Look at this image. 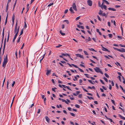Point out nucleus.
Returning a JSON list of instances; mask_svg holds the SVG:
<instances>
[{"mask_svg":"<svg viewBox=\"0 0 125 125\" xmlns=\"http://www.w3.org/2000/svg\"><path fill=\"white\" fill-rule=\"evenodd\" d=\"M87 97L88 99L90 100H91V99L94 100V98L93 97H89V96H87Z\"/></svg>","mask_w":125,"mask_h":125,"instance_id":"cd10ccee","label":"nucleus"},{"mask_svg":"<svg viewBox=\"0 0 125 125\" xmlns=\"http://www.w3.org/2000/svg\"><path fill=\"white\" fill-rule=\"evenodd\" d=\"M6 39L5 38V41H4V45L3 46V54L4 52V51L5 49V43H6Z\"/></svg>","mask_w":125,"mask_h":125,"instance_id":"6e6552de","label":"nucleus"},{"mask_svg":"<svg viewBox=\"0 0 125 125\" xmlns=\"http://www.w3.org/2000/svg\"><path fill=\"white\" fill-rule=\"evenodd\" d=\"M57 89V88H55H55H52V91H53L54 92H55V89Z\"/></svg>","mask_w":125,"mask_h":125,"instance_id":"603ef678","label":"nucleus"},{"mask_svg":"<svg viewBox=\"0 0 125 125\" xmlns=\"http://www.w3.org/2000/svg\"><path fill=\"white\" fill-rule=\"evenodd\" d=\"M94 69L96 72L100 73L101 74H103L102 72L101 71V69L99 67H96L95 68H94Z\"/></svg>","mask_w":125,"mask_h":125,"instance_id":"7ed1b4c3","label":"nucleus"},{"mask_svg":"<svg viewBox=\"0 0 125 125\" xmlns=\"http://www.w3.org/2000/svg\"><path fill=\"white\" fill-rule=\"evenodd\" d=\"M18 32H17V33H16V34H15V36H14V38L13 39V42H15V40L16 38V37L17 36V35H18Z\"/></svg>","mask_w":125,"mask_h":125,"instance_id":"9b49d317","label":"nucleus"},{"mask_svg":"<svg viewBox=\"0 0 125 125\" xmlns=\"http://www.w3.org/2000/svg\"><path fill=\"white\" fill-rule=\"evenodd\" d=\"M63 22H65L67 24H68L69 23L68 21L67 20H64Z\"/></svg>","mask_w":125,"mask_h":125,"instance_id":"2f4dec72","label":"nucleus"},{"mask_svg":"<svg viewBox=\"0 0 125 125\" xmlns=\"http://www.w3.org/2000/svg\"><path fill=\"white\" fill-rule=\"evenodd\" d=\"M62 46V45L59 44L58 46H56V47L57 48H58Z\"/></svg>","mask_w":125,"mask_h":125,"instance_id":"58836bf2","label":"nucleus"},{"mask_svg":"<svg viewBox=\"0 0 125 125\" xmlns=\"http://www.w3.org/2000/svg\"><path fill=\"white\" fill-rule=\"evenodd\" d=\"M119 123L120 124V125H122V121L121 120L120 121H119Z\"/></svg>","mask_w":125,"mask_h":125,"instance_id":"13d9d810","label":"nucleus"},{"mask_svg":"<svg viewBox=\"0 0 125 125\" xmlns=\"http://www.w3.org/2000/svg\"><path fill=\"white\" fill-rule=\"evenodd\" d=\"M62 54L63 56H68L69 57H70V55L68 53H62Z\"/></svg>","mask_w":125,"mask_h":125,"instance_id":"f3484780","label":"nucleus"},{"mask_svg":"<svg viewBox=\"0 0 125 125\" xmlns=\"http://www.w3.org/2000/svg\"><path fill=\"white\" fill-rule=\"evenodd\" d=\"M101 46L102 47V50L104 51H106L108 52H110V51L108 50V49H107L106 48H105L103 46H102V45H101Z\"/></svg>","mask_w":125,"mask_h":125,"instance_id":"423d86ee","label":"nucleus"},{"mask_svg":"<svg viewBox=\"0 0 125 125\" xmlns=\"http://www.w3.org/2000/svg\"><path fill=\"white\" fill-rule=\"evenodd\" d=\"M119 117H120L122 119H123L124 120H125V117L122 116V115H121L119 114Z\"/></svg>","mask_w":125,"mask_h":125,"instance_id":"a211bd4d","label":"nucleus"},{"mask_svg":"<svg viewBox=\"0 0 125 125\" xmlns=\"http://www.w3.org/2000/svg\"><path fill=\"white\" fill-rule=\"evenodd\" d=\"M82 94H80L79 95H78V97L80 98H82Z\"/></svg>","mask_w":125,"mask_h":125,"instance_id":"de8ad7c7","label":"nucleus"},{"mask_svg":"<svg viewBox=\"0 0 125 125\" xmlns=\"http://www.w3.org/2000/svg\"><path fill=\"white\" fill-rule=\"evenodd\" d=\"M90 60L91 61V62H92V63H96L95 62H94L91 59H90Z\"/></svg>","mask_w":125,"mask_h":125,"instance_id":"3c124183","label":"nucleus"},{"mask_svg":"<svg viewBox=\"0 0 125 125\" xmlns=\"http://www.w3.org/2000/svg\"><path fill=\"white\" fill-rule=\"evenodd\" d=\"M109 10H112L114 11H115L116 10L114 8H108Z\"/></svg>","mask_w":125,"mask_h":125,"instance_id":"c85d7f7f","label":"nucleus"},{"mask_svg":"<svg viewBox=\"0 0 125 125\" xmlns=\"http://www.w3.org/2000/svg\"><path fill=\"white\" fill-rule=\"evenodd\" d=\"M9 33H10V32H9L8 33V36L7 39V42L9 40Z\"/></svg>","mask_w":125,"mask_h":125,"instance_id":"09e8293b","label":"nucleus"},{"mask_svg":"<svg viewBox=\"0 0 125 125\" xmlns=\"http://www.w3.org/2000/svg\"><path fill=\"white\" fill-rule=\"evenodd\" d=\"M45 118L46 121L48 123H49V121H50V119L47 116H46L45 117Z\"/></svg>","mask_w":125,"mask_h":125,"instance_id":"4468645a","label":"nucleus"},{"mask_svg":"<svg viewBox=\"0 0 125 125\" xmlns=\"http://www.w3.org/2000/svg\"><path fill=\"white\" fill-rule=\"evenodd\" d=\"M108 35L109 36V37L111 38H112L113 36L111 34H108Z\"/></svg>","mask_w":125,"mask_h":125,"instance_id":"473e14b6","label":"nucleus"},{"mask_svg":"<svg viewBox=\"0 0 125 125\" xmlns=\"http://www.w3.org/2000/svg\"><path fill=\"white\" fill-rule=\"evenodd\" d=\"M71 115L73 116H75V115L74 114H73V113H70Z\"/></svg>","mask_w":125,"mask_h":125,"instance_id":"c9c22d12","label":"nucleus"},{"mask_svg":"<svg viewBox=\"0 0 125 125\" xmlns=\"http://www.w3.org/2000/svg\"><path fill=\"white\" fill-rule=\"evenodd\" d=\"M15 83V81H13V83L12 84V87H13L14 86Z\"/></svg>","mask_w":125,"mask_h":125,"instance_id":"37998d69","label":"nucleus"},{"mask_svg":"<svg viewBox=\"0 0 125 125\" xmlns=\"http://www.w3.org/2000/svg\"><path fill=\"white\" fill-rule=\"evenodd\" d=\"M78 27L80 28H81L83 29H84V27L82 26H80L79 25L77 24V25Z\"/></svg>","mask_w":125,"mask_h":125,"instance_id":"2eb2a0df","label":"nucleus"},{"mask_svg":"<svg viewBox=\"0 0 125 125\" xmlns=\"http://www.w3.org/2000/svg\"><path fill=\"white\" fill-rule=\"evenodd\" d=\"M114 49L115 50H117V51L120 52H123L124 51L125 49L123 48H122L121 49H119L116 48H114Z\"/></svg>","mask_w":125,"mask_h":125,"instance_id":"39448f33","label":"nucleus"},{"mask_svg":"<svg viewBox=\"0 0 125 125\" xmlns=\"http://www.w3.org/2000/svg\"><path fill=\"white\" fill-rule=\"evenodd\" d=\"M108 56L112 58H113V56H112L111 55H108V56H107V55H104V57L106 58H107V59H110V58Z\"/></svg>","mask_w":125,"mask_h":125,"instance_id":"ddd939ff","label":"nucleus"},{"mask_svg":"<svg viewBox=\"0 0 125 125\" xmlns=\"http://www.w3.org/2000/svg\"><path fill=\"white\" fill-rule=\"evenodd\" d=\"M69 10L72 13H74L73 10L72 8H70Z\"/></svg>","mask_w":125,"mask_h":125,"instance_id":"393cba45","label":"nucleus"},{"mask_svg":"<svg viewBox=\"0 0 125 125\" xmlns=\"http://www.w3.org/2000/svg\"><path fill=\"white\" fill-rule=\"evenodd\" d=\"M112 87L111 85V84H109V89L110 90H111L112 89Z\"/></svg>","mask_w":125,"mask_h":125,"instance_id":"0e129e2a","label":"nucleus"},{"mask_svg":"<svg viewBox=\"0 0 125 125\" xmlns=\"http://www.w3.org/2000/svg\"><path fill=\"white\" fill-rule=\"evenodd\" d=\"M89 50H90L91 51H95V50H94V49H93V48H89Z\"/></svg>","mask_w":125,"mask_h":125,"instance_id":"ea45409f","label":"nucleus"},{"mask_svg":"<svg viewBox=\"0 0 125 125\" xmlns=\"http://www.w3.org/2000/svg\"><path fill=\"white\" fill-rule=\"evenodd\" d=\"M88 4L90 6H91L92 5V2L91 0H88L87 1Z\"/></svg>","mask_w":125,"mask_h":125,"instance_id":"0eeeda50","label":"nucleus"},{"mask_svg":"<svg viewBox=\"0 0 125 125\" xmlns=\"http://www.w3.org/2000/svg\"><path fill=\"white\" fill-rule=\"evenodd\" d=\"M7 55V54L6 57L4 58V59L2 65L3 67H5L8 62V58Z\"/></svg>","mask_w":125,"mask_h":125,"instance_id":"f257e3e1","label":"nucleus"},{"mask_svg":"<svg viewBox=\"0 0 125 125\" xmlns=\"http://www.w3.org/2000/svg\"><path fill=\"white\" fill-rule=\"evenodd\" d=\"M88 81L91 83L92 84H94V83L93 82H94V81H92L91 80H88Z\"/></svg>","mask_w":125,"mask_h":125,"instance_id":"bb28decb","label":"nucleus"},{"mask_svg":"<svg viewBox=\"0 0 125 125\" xmlns=\"http://www.w3.org/2000/svg\"><path fill=\"white\" fill-rule=\"evenodd\" d=\"M21 36L19 37V38L17 40V42L18 43L20 42V39L21 38Z\"/></svg>","mask_w":125,"mask_h":125,"instance_id":"f704fd0d","label":"nucleus"},{"mask_svg":"<svg viewBox=\"0 0 125 125\" xmlns=\"http://www.w3.org/2000/svg\"><path fill=\"white\" fill-rule=\"evenodd\" d=\"M84 75H85L88 78H89V77H88V74H84Z\"/></svg>","mask_w":125,"mask_h":125,"instance_id":"5fc2aeb1","label":"nucleus"},{"mask_svg":"<svg viewBox=\"0 0 125 125\" xmlns=\"http://www.w3.org/2000/svg\"><path fill=\"white\" fill-rule=\"evenodd\" d=\"M75 106L77 108H79L80 107V106L78 104H75Z\"/></svg>","mask_w":125,"mask_h":125,"instance_id":"e433bc0d","label":"nucleus"},{"mask_svg":"<svg viewBox=\"0 0 125 125\" xmlns=\"http://www.w3.org/2000/svg\"><path fill=\"white\" fill-rule=\"evenodd\" d=\"M120 88L122 89V90L123 91V92H124L125 93V90H124V89L123 87H122V86H121L120 85Z\"/></svg>","mask_w":125,"mask_h":125,"instance_id":"a878e982","label":"nucleus"},{"mask_svg":"<svg viewBox=\"0 0 125 125\" xmlns=\"http://www.w3.org/2000/svg\"><path fill=\"white\" fill-rule=\"evenodd\" d=\"M83 52L86 55H88L86 51H83Z\"/></svg>","mask_w":125,"mask_h":125,"instance_id":"79ce46f5","label":"nucleus"},{"mask_svg":"<svg viewBox=\"0 0 125 125\" xmlns=\"http://www.w3.org/2000/svg\"><path fill=\"white\" fill-rule=\"evenodd\" d=\"M23 29H22L21 30V32L20 35L19 36V37L21 35H22L23 34Z\"/></svg>","mask_w":125,"mask_h":125,"instance_id":"b1692460","label":"nucleus"},{"mask_svg":"<svg viewBox=\"0 0 125 125\" xmlns=\"http://www.w3.org/2000/svg\"><path fill=\"white\" fill-rule=\"evenodd\" d=\"M103 11L101 10H100L99 12V14L100 15H102Z\"/></svg>","mask_w":125,"mask_h":125,"instance_id":"aec40b11","label":"nucleus"},{"mask_svg":"<svg viewBox=\"0 0 125 125\" xmlns=\"http://www.w3.org/2000/svg\"><path fill=\"white\" fill-rule=\"evenodd\" d=\"M60 33L63 36L65 35V33H62L61 30L60 31Z\"/></svg>","mask_w":125,"mask_h":125,"instance_id":"5701e85b","label":"nucleus"},{"mask_svg":"<svg viewBox=\"0 0 125 125\" xmlns=\"http://www.w3.org/2000/svg\"><path fill=\"white\" fill-rule=\"evenodd\" d=\"M73 8H76V6L75 3H73Z\"/></svg>","mask_w":125,"mask_h":125,"instance_id":"c756f323","label":"nucleus"},{"mask_svg":"<svg viewBox=\"0 0 125 125\" xmlns=\"http://www.w3.org/2000/svg\"><path fill=\"white\" fill-rule=\"evenodd\" d=\"M9 84V82L8 81L7 82V89L8 88V85Z\"/></svg>","mask_w":125,"mask_h":125,"instance_id":"49530a36","label":"nucleus"},{"mask_svg":"<svg viewBox=\"0 0 125 125\" xmlns=\"http://www.w3.org/2000/svg\"><path fill=\"white\" fill-rule=\"evenodd\" d=\"M78 69L81 72H83V70H82V69H81V68H78Z\"/></svg>","mask_w":125,"mask_h":125,"instance_id":"8fccbe9b","label":"nucleus"},{"mask_svg":"<svg viewBox=\"0 0 125 125\" xmlns=\"http://www.w3.org/2000/svg\"><path fill=\"white\" fill-rule=\"evenodd\" d=\"M97 18H98V20L101 21V19L100 18V17L98 15L97 16Z\"/></svg>","mask_w":125,"mask_h":125,"instance_id":"052dcab7","label":"nucleus"},{"mask_svg":"<svg viewBox=\"0 0 125 125\" xmlns=\"http://www.w3.org/2000/svg\"><path fill=\"white\" fill-rule=\"evenodd\" d=\"M122 80L123 83L125 84V79L124 77L122 76Z\"/></svg>","mask_w":125,"mask_h":125,"instance_id":"412c9836","label":"nucleus"},{"mask_svg":"<svg viewBox=\"0 0 125 125\" xmlns=\"http://www.w3.org/2000/svg\"><path fill=\"white\" fill-rule=\"evenodd\" d=\"M91 40V39L90 37H88V39H86L85 41L86 42H88V41H90Z\"/></svg>","mask_w":125,"mask_h":125,"instance_id":"dca6fc26","label":"nucleus"},{"mask_svg":"<svg viewBox=\"0 0 125 125\" xmlns=\"http://www.w3.org/2000/svg\"><path fill=\"white\" fill-rule=\"evenodd\" d=\"M76 56L78 57H80L81 58H83V57L82 55H81L80 54H76Z\"/></svg>","mask_w":125,"mask_h":125,"instance_id":"9d476101","label":"nucleus"},{"mask_svg":"<svg viewBox=\"0 0 125 125\" xmlns=\"http://www.w3.org/2000/svg\"><path fill=\"white\" fill-rule=\"evenodd\" d=\"M17 21L16 22V24L15 25V28L14 31V33H16L18 32H18L19 31V26L18 27V28H17Z\"/></svg>","mask_w":125,"mask_h":125,"instance_id":"20e7f679","label":"nucleus"},{"mask_svg":"<svg viewBox=\"0 0 125 125\" xmlns=\"http://www.w3.org/2000/svg\"><path fill=\"white\" fill-rule=\"evenodd\" d=\"M104 75L106 77L108 78L109 77V75L106 73H105Z\"/></svg>","mask_w":125,"mask_h":125,"instance_id":"7c9ffc66","label":"nucleus"},{"mask_svg":"<svg viewBox=\"0 0 125 125\" xmlns=\"http://www.w3.org/2000/svg\"><path fill=\"white\" fill-rule=\"evenodd\" d=\"M68 10H67V9L64 12V13L65 14V13H66L68 12Z\"/></svg>","mask_w":125,"mask_h":125,"instance_id":"680f3d73","label":"nucleus"},{"mask_svg":"<svg viewBox=\"0 0 125 125\" xmlns=\"http://www.w3.org/2000/svg\"><path fill=\"white\" fill-rule=\"evenodd\" d=\"M111 101L112 103H113L114 104H115V101L113 100H111Z\"/></svg>","mask_w":125,"mask_h":125,"instance_id":"e2e57ef3","label":"nucleus"},{"mask_svg":"<svg viewBox=\"0 0 125 125\" xmlns=\"http://www.w3.org/2000/svg\"><path fill=\"white\" fill-rule=\"evenodd\" d=\"M53 4V3H51L48 5V7H49L51 6Z\"/></svg>","mask_w":125,"mask_h":125,"instance_id":"4c0bfd02","label":"nucleus"},{"mask_svg":"<svg viewBox=\"0 0 125 125\" xmlns=\"http://www.w3.org/2000/svg\"><path fill=\"white\" fill-rule=\"evenodd\" d=\"M80 16H79V17H77L75 19L76 20V21H77L78 20H79V19H80Z\"/></svg>","mask_w":125,"mask_h":125,"instance_id":"a19ab883","label":"nucleus"},{"mask_svg":"<svg viewBox=\"0 0 125 125\" xmlns=\"http://www.w3.org/2000/svg\"><path fill=\"white\" fill-rule=\"evenodd\" d=\"M111 84L112 86H114V83L113 81H111Z\"/></svg>","mask_w":125,"mask_h":125,"instance_id":"6e6d98bb","label":"nucleus"},{"mask_svg":"<svg viewBox=\"0 0 125 125\" xmlns=\"http://www.w3.org/2000/svg\"><path fill=\"white\" fill-rule=\"evenodd\" d=\"M17 0H16L15 1V2L14 3V5L13 6V8H14L15 7V6L16 4V2Z\"/></svg>","mask_w":125,"mask_h":125,"instance_id":"a18cd8bd","label":"nucleus"},{"mask_svg":"<svg viewBox=\"0 0 125 125\" xmlns=\"http://www.w3.org/2000/svg\"><path fill=\"white\" fill-rule=\"evenodd\" d=\"M117 73L118 74L120 75V76H122V74H121V73L120 72H118Z\"/></svg>","mask_w":125,"mask_h":125,"instance_id":"69168bd1","label":"nucleus"},{"mask_svg":"<svg viewBox=\"0 0 125 125\" xmlns=\"http://www.w3.org/2000/svg\"><path fill=\"white\" fill-rule=\"evenodd\" d=\"M102 87L103 89H104L105 90H107V88H106L104 86H102Z\"/></svg>","mask_w":125,"mask_h":125,"instance_id":"864d4df0","label":"nucleus"},{"mask_svg":"<svg viewBox=\"0 0 125 125\" xmlns=\"http://www.w3.org/2000/svg\"><path fill=\"white\" fill-rule=\"evenodd\" d=\"M51 70H47V72L46 73V74L47 75H48L51 72Z\"/></svg>","mask_w":125,"mask_h":125,"instance_id":"f8f14e48","label":"nucleus"},{"mask_svg":"<svg viewBox=\"0 0 125 125\" xmlns=\"http://www.w3.org/2000/svg\"><path fill=\"white\" fill-rule=\"evenodd\" d=\"M100 81L103 84H104V82H103V81L102 80H101L100 79Z\"/></svg>","mask_w":125,"mask_h":125,"instance_id":"338daca9","label":"nucleus"},{"mask_svg":"<svg viewBox=\"0 0 125 125\" xmlns=\"http://www.w3.org/2000/svg\"><path fill=\"white\" fill-rule=\"evenodd\" d=\"M4 27L3 28V31H2V40H3V37L4 36Z\"/></svg>","mask_w":125,"mask_h":125,"instance_id":"6ab92c4d","label":"nucleus"},{"mask_svg":"<svg viewBox=\"0 0 125 125\" xmlns=\"http://www.w3.org/2000/svg\"><path fill=\"white\" fill-rule=\"evenodd\" d=\"M88 88L90 89H95V87L94 86H92V87H91L90 86H88Z\"/></svg>","mask_w":125,"mask_h":125,"instance_id":"4be33fe9","label":"nucleus"},{"mask_svg":"<svg viewBox=\"0 0 125 125\" xmlns=\"http://www.w3.org/2000/svg\"><path fill=\"white\" fill-rule=\"evenodd\" d=\"M103 78L106 82H108V80L106 78H105V77H104Z\"/></svg>","mask_w":125,"mask_h":125,"instance_id":"c03bdc74","label":"nucleus"},{"mask_svg":"<svg viewBox=\"0 0 125 125\" xmlns=\"http://www.w3.org/2000/svg\"><path fill=\"white\" fill-rule=\"evenodd\" d=\"M102 1L103 2L101 4V8H106V6L105 5H104V4L105 3L107 4H109L108 2L105 0H102Z\"/></svg>","mask_w":125,"mask_h":125,"instance_id":"f03ea898","label":"nucleus"},{"mask_svg":"<svg viewBox=\"0 0 125 125\" xmlns=\"http://www.w3.org/2000/svg\"><path fill=\"white\" fill-rule=\"evenodd\" d=\"M117 37L119 39H122V36H117Z\"/></svg>","mask_w":125,"mask_h":125,"instance_id":"4d7b16f0","label":"nucleus"},{"mask_svg":"<svg viewBox=\"0 0 125 125\" xmlns=\"http://www.w3.org/2000/svg\"><path fill=\"white\" fill-rule=\"evenodd\" d=\"M78 101L80 103H81V104H82L83 103L82 101L81 100H78Z\"/></svg>","mask_w":125,"mask_h":125,"instance_id":"bf43d9fd","label":"nucleus"},{"mask_svg":"<svg viewBox=\"0 0 125 125\" xmlns=\"http://www.w3.org/2000/svg\"><path fill=\"white\" fill-rule=\"evenodd\" d=\"M61 62L63 63H66V62L65 61H61Z\"/></svg>","mask_w":125,"mask_h":125,"instance_id":"774afa93","label":"nucleus"},{"mask_svg":"<svg viewBox=\"0 0 125 125\" xmlns=\"http://www.w3.org/2000/svg\"><path fill=\"white\" fill-rule=\"evenodd\" d=\"M116 63H115V64L117 65H119L120 66H121L120 64V63H119L118 62H116Z\"/></svg>","mask_w":125,"mask_h":125,"instance_id":"72a5a7b5","label":"nucleus"},{"mask_svg":"<svg viewBox=\"0 0 125 125\" xmlns=\"http://www.w3.org/2000/svg\"><path fill=\"white\" fill-rule=\"evenodd\" d=\"M80 93V91H77L76 92V93H73V94L74 96H76L78 95L79 93Z\"/></svg>","mask_w":125,"mask_h":125,"instance_id":"1a4fd4ad","label":"nucleus"}]
</instances>
